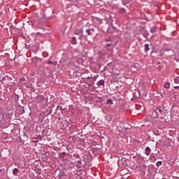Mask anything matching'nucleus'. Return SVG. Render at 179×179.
I'll return each instance as SVG.
<instances>
[{
  "instance_id": "obj_1",
  "label": "nucleus",
  "mask_w": 179,
  "mask_h": 179,
  "mask_svg": "<svg viewBox=\"0 0 179 179\" xmlns=\"http://www.w3.org/2000/svg\"><path fill=\"white\" fill-rule=\"evenodd\" d=\"M39 106L41 108H47L48 107V98H45L43 96H40Z\"/></svg>"
},
{
  "instance_id": "obj_2",
  "label": "nucleus",
  "mask_w": 179,
  "mask_h": 179,
  "mask_svg": "<svg viewBox=\"0 0 179 179\" xmlns=\"http://www.w3.org/2000/svg\"><path fill=\"white\" fill-rule=\"evenodd\" d=\"M45 117H47V115L45 114V112H42L39 115V118H38L39 122H43V121H44V120L45 119Z\"/></svg>"
},
{
  "instance_id": "obj_3",
  "label": "nucleus",
  "mask_w": 179,
  "mask_h": 179,
  "mask_svg": "<svg viewBox=\"0 0 179 179\" xmlns=\"http://www.w3.org/2000/svg\"><path fill=\"white\" fill-rule=\"evenodd\" d=\"M6 118L7 120H10L13 117V113H12V112L10 111H8L6 114H5ZM5 116H3V118H5Z\"/></svg>"
},
{
  "instance_id": "obj_4",
  "label": "nucleus",
  "mask_w": 179,
  "mask_h": 179,
  "mask_svg": "<svg viewBox=\"0 0 179 179\" xmlns=\"http://www.w3.org/2000/svg\"><path fill=\"white\" fill-rule=\"evenodd\" d=\"M141 30L143 31V32L141 33V34L143 35V36L145 38H147L148 36H149V32L148 31V30H146L145 29V27H143L141 29Z\"/></svg>"
},
{
  "instance_id": "obj_5",
  "label": "nucleus",
  "mask_w": 179,
  "mask_h": 179,
  "mask_svg": "<svg viewBox=\"0 0 179 179\" xmlns=\"http://www.w3.org/2000/svg\"><path fill=\"white\" fill-rule=\"evenodd\" d=\"M74 34H76L77 36H83V29H79L74 31Z\"/></svg>"
},
{
  "instance_id": "obj_6",
  "label": "nucleus",
  "mask_w": 179,
  "mask_h": 179,
  "mask_svg": "<svg viewBox=\"0 0 179 179\" xmlns=\"http://www.w3.org/2000/svg\"><path fill=\"white\" fill-rule=\"evenodd\" d=\"M150 152H152V150H150V147H146L145 148V155L146 156H149L150 155Z\"/></svg>"
},
{
  "instance_id": "obj_7",
  "label": "nucleus",
  "mask_w": 179,
  "mask_h": 179,
  "mask_svg": "<svg viewBox=\"0 0 179 179\" xmlns=\"http://www.w3.org/2000/svg\"><path fill=\"white\" fill-rule=\"evenodd\" d=\"M156 31H157V27L156 26H154L150 28V33H152V34L154 33H156Z\"/></svg>"
},
{
  "instance_id": "obj_8",
  "label": "nucleus",
  "mask_w": 179,
  "mask_h": 179,
  "mask_svg": "<svg viewBox=\"0 0 179 179\" xmlns=\"http://www.w3.org/2000/svg\"><path fill=\"white\" fill-rule=\"evenodd\" d=\"M49 65H52L53 66H57V62H52L51 60L48 61Z\"/></svg>"
},
{
  "instance_id": "obj_9",
  "label": "nucleus",
  "mask_w": 179,
  "mask_h": 179,
  "mask_svg": "<svg viewBox=\"0 0 179 179\" xmlns=\"http://www.w3.org/2000/svg\"><path fill=\"white\" fill-rule=\"evenodd\" d=\"M20 172V171H19V169L17 168H15L13 171V174L14 176H16V174H19Z\"/></svg>"
},
{
  "instance_id": "obj_10",
  "label": "nucleus",
  "mask_w": 179,
  "mask_h": 179,
  "mask_svg": "<svg viewBox=\"0 0 179 179\" xmlns=\"http://www.w3.org/2000/svg\"><path fill=\"white\" fill-rule=\"evenodd\" d=\"M96 85L98 86H104V80H100Z\"/></svg>"
},
{
  "instance_id": "obj_11",
  "label": "nucleus",
  "mask_w": 179,
  "mask_h": 179,
  "mask_svg": "<svg viewBox=\"0 0 179 179\" xmlns=\"http://www.w3.org/2000/svg\"><path fill=\"white\" fill-rule=\"evenodd\" d=\"M144 50L145 52H148V51H149V50H150V48H149V44L146 43L144 45Z\"/></svg>"
},
{
  "instance_id": "obj_12",
  "label": "nucleus",
  "mask_w": 179,
  "mask_h": 179,
  "mask_svg": "<svg viewBox=\"0 0 179 179\" xmlns=\"http://www.w3.org/2000/svg\"><path fill=\"white\" fill-rule=\"evenodd\" d=\"M71 44H73V45H76V44H77L76 37H73L72 38Z\"/></svg>"
},
{
  "instance_id": "obj_13",
  "label": "nucleus",
  "mask_w": 179,
  "mask_h": 179,
  "mask_svg": "<svg viewBox=\"0 0 179 179\" xmlns=\"http://www.w3.org/2000/svg\"><path fill=\"white\" fill-rule=\"evenodd\" d=\"M105 47H109L110 48H114V45H113V42H110V43L105 45Z\"/></svg>"
},
{
  "instance_id": "obj_14",
  "label": "nucleus",
  "mask_w": 179,
  "mask_h": 179,
  "mask_svg": "<svg viewBox=\"0 0 179 179\" xmlns=\"http://www.w3.org/2000/svg\"><path fill=\"white\" fill-rule=\"evenodd\" d=\"M164 87L165 89H170V83H166L164 85Z\"/></svg>"
},
{
  "instance_id": "obj_15",
  "label": "nucleus",
  "mask_w": 179,
  "mask_h": 179,
  "mask_svg": "<svg viewBox=\"0 0 179 179\" xmlns=\"http://www.w3.org/2000/svg\"><path fill=\"white\" fill-rule=\"evenodd\" d=\"M104 41H105V43H113L111 38H105Z\"/></svg>"
},
{
  "instance_id": "obj_16",
  "label": "nucleus",
  "mask_w": 179,
  "mask_h": 179,
  "mask_svg": "<svg viewBox=\"0 0 179 179\" xmlns=\"http://www.w3.org/2000/svg\"><path fill=\"white\" fill-rule=\"evenodd\" d=\"M85 31L87 36H92V31L90 30V29H87Z\"/></svg>"
},
{
  "instance_id": "obj_17",
  "label": "nucleus",
  "mask_w": 179,
  "mask_h": 179,
  "mask_svg": "<svg viewBox=\"0 0 179 179\" xmlns=\"http://www.w3.org/2000/svg\"><path fill=\"white\" fill-rule=\"evenodd\" d=\"M57 110H60V111H64V108L62 106L58 105L57 106Z\"/></svg>"
},
{
  "instance_id": "obj_18",
  "label": "nucleus",
  "mask_w": 179,
  "mask_h": 179,
  "mask_svg": "<svg viewBox=\"0 0 179 179\" xmlns=\"http://www.w3.org/2000/svg\"><path fill=\"white\" fill-rule=\"evenodd\" d=\"M127 11V10H125V8H120V10H119L120 13H125V12Z\"/></svg>"
},
{
  "instance_id": "obj_19",
  "label": "nucleus",
  "mask_w": 179,
  "mask_h": 179,
  "mask_svg": "<svg viewBox=\"0 0 179 179\" xmlns=\"http://www.w3.org/2000/svg\"><path fill=\"white\" fill-rule=\"evenodd\" d=\"M20 111L21 114H24V108L22 106H20Z\"/></svg>"
},
{
  "instance_id": "obj_20",
  "label": "nucleus",
  "mask_w": 179,
  "mask_h": 179,
  "mask_svg": "<svg viewBox=\"0 0 179 179\" xmlns=\"http://www.w3.org/2000/svg\"><path fill=\"white\" fill-rule=\"evenodd\" d=\"M89 79H92V82H94L96 81V79H97V77H93V78L87 77L88 80Z\"/></svg>"
},
{
  "instance_id": "obj_21",
  "label": "nucleus",
  "mask_w": 179,
  "mask_h": 179,
  "mask_svg": "<svg viewBox=\"0 0 179 179\" xmlns=\"http://www.w3.org/2000/svg\"><path fill=\"white\" fill-rule=\"evenodd\" d=\"M66 156V152H63L61 153L60 157L64 159V157H65Z\"/></svg>"
},
{
  "instance_id": "obj_22",
  "label": "nucleus",
  "mask_w": 179,
  "mask_h": 179,
  "mask_svg": "<svg viewBox=\"0 0 179 179\" xmlns=\"http://www.w3.org/2000/svg\"><path fill=\"white\" fill-rule=\"evenodd\" d=\"M34 139H39V141H43V136H41V135H38Z\"/></svg>"
},
{
  "instance_id": "obj_23",
  "label": "nucleus",
  "mask_w": 179,
  "mask_h": 179,
  "mask_svg": "<svg viewBox=\"0 0 179 179\" xmlns=\"http://www.w3.org/2000/svg\"><path fill=\"white\" fill-rule=\"evenodd\" d=\"M156 159V157L153 155H151L150 156V160H155Z\"/></svg>"
},
{
  "instance_id": "obj_24",
  "label": "nucleus",
  "mask_w": 179,
  "mask_h": 179,
  "mask_svg": "<svg viewBox=\"0 0 179 179\" xmlns=\"http://www.w3.org/2000/svg\"><path fill=\"white\" fill-rule=\"evenodd\" d=\"M174 83H176V84H178V83H179V77H176V78L174 79Z\"/></svg>"
},
{
  "instance_id": "obj_25",
  "label": "nucleus",
  "mask_w": 179,
  "mask_h": 179,
  "mask_svg": "<svg viewBox=\"0 0 179 179\" xmlns=\"http://www.w3.org/2000/svg\"><path fill=\"white\" fill-rule=\"evenodd\" d=\"M106 104H113L112 99H108L107 101H106Z\"/></svg>"
},
{
  "instance_id": "obj_26",
  "label": "nucleus",
  "mask_w": 179,
  "mask_h": 179,
  "mask_svg": "<svg viewBox=\"0 0 179 179\" xmlns=\"http://www.w3.org/2000/svg\"><path fill=\"white\" fill-rule=\"evenodd\" d=\"M162 161H159V162H157L156 163V166H157V167H159V166H162Z\"/></svg>"
},
{
  "instance_id": "obj_27",
  "label": "nucleus",
  "mask_w": 179,
  "mask_h": 179,
  "mask_svg": "<svg viewBox=\"0 0 179 179\" xmlns=\"http://www.w3.org/2000/svg\"><path fill=\"white\" fill-rule=\"evenodd\" d=\"M157 109L158 110L159 113H162L163 112V110H162V107H160V106H158L157 108Z\"/></svg>"
},
{
  "instance_id": "obj_28",
  "label": "nucleus",
  "mask_w": 179,
  "mask_h": 179,
  "mask_svg": "<svg viewBox=\"0 0 179 179\" xmlns=\"http://www.w3.org/2000/svg\"><path fill=\"white\" fill-rule=\"evenodd\" d=\"M153 114H155V115H156V116H155V118H157V117H159V115L157 114V110H155V111L153 112Z\"/></svg>"
},
{
  "instance_id": "obj_29",
  "label": "nucleus",
  "mask_w": 179,
  "mask_h": 179,
  "mask_svg": "<svg viewBox=\"0 0 179 179\" xmlns=\"http://www.w3.org/2000/svg\"><path fill=\"white\" fill-rule=\"evenodd\" d=\"M67 65H70V66H72V65H73V62H69V63H67Z\"/></svg>"
},
{
  "instance_id": "obj_30",
  "label": "nucleus",
  "mask_w": 179,
  "mask_h": 179,
  "mask_svg": "<svg viewBox=\"0 0 179 179\" xmlns=\"http://www.w3.org/2000/svg\"><path fill=\"white\" fill-rule=\"evenodd\" d=\"M26 87H27L28 89H30V87H31V84L27 85Z\"/></svg>"
},
{
  "instance_id": "obj_31",
  "label": "nucleus",
  "mask_w": 179,
  "mask_h": 179,
  "mask_svg": "<svg viewBox=\"0 0 179 179\" xmlns=\"http://www.w3.org/2000/svg\"><path fill=\"white\" fill-rule=\"evenodd\" d=\"M48 109L50 110V113H48L46 115L48 116L50 115V114H51V108H48Z\"/></svg>"
},
{
  "instance_id": "obj_32",
  "label": "nucleus",
  "mask_w": 179,
  "mask_h": 179,
  "mask_svg": "<svg viewBox=\"0 0 179 179\" xmlns=\"http://www.w3.org/2000/svg\"><path fill=\"white\" fill-rule=\"evenodd\" d=\"M3 80H6V78H2L1 80H0V82L3 83Z\"/></svg>"
},
{
  "instance_id": "obj_33",
  "label": "nucleus",
  "mask_w": 179,
  "mask_h": 179,
  "mask_svg": "<svg viewBox=\"0 0 179 179\" xmlns=\"http://www.w3.org/2000/svg\"><path fill=\"white\" fill-rule=\"evenodd\" d=\"M125 3H128V1H125V0L122 1L123 5H125Z\"/></svg>"
},
{
  "instance_id": "obj_34",
  "label": "nucleus",
  "mask_w": 179,
  "mask_h": 179,
  "mask_svg": "<svg viewBox=\"0 0 179 179\" xmlns=\"http://www.w3.org/2000/svg\"><path fill=\"white\" fill-rule=\"evenodd\" d=\"M142 169H146V165L145 164H143Z\"/></svg>"
},
{
  "instance_id": "obj_35",
  "label": "nucleus",
  "mask_w": 179,
  "mask_h": 179,
  "mask_svg": "<svg viewBox=\"0 0 179 179\" xmlns=\"http://www.w3.org/2000/svg\"><path fill=\"white\" fill-rule=\"evenodd\" d=\"M90 30H91V32H92V31H93V32L94 31V29H93V28L90 29Z\"/></svg>"
},
{
  "instance_id": "obj_36",
  "label": "nucleus",
  "mask_w": 179,
  "mask_h": 179,
  "mask_svg": "<svg viewBox=\"0 0 179 179\" xmlns=\"http://www.w3.org/2000/svg\"><path fill=\"white\" fill-rule=\"evenodd\" d=\"M155 52H156V51L152 50L150 54L152 55V54H153V53H155Z\"/></svg>"
},
{
  "instance_id": "obj_37",
  "label": "nucleus",
  "mask_w": 179,
  "mask_h": 179,
  "mask_svg": "<svg viewBox=\"0 0 179 179\" xmlns=\"http://www.w3.org/2000/svg\"><path fill=\"white\" fill-rule=\"evenodd\" d=\"M179 86L174 87V89H178Z\"/></svg>"
},
{
  "instance_id": "obj_38",
  "label": "nucleus",
  "mask_w": 179,
  "mask_h": 179,
  "mask_svg": "<svg viewBox=\"0 0 179 179\" xmlns=\"http://www.w3.org/2000/svg\"><path fill=\"white\" fill-rule=\"evenodd\" d=\"M87 86H88L89 87H91L92 85H91L90 84H88Z\"/></svg>"
},
{
  "instance_id": "obj_39",
  "label": "nucleus",
  "mask_w": 179,
  "mask_h": 179,
  "mask_svg": "<svg viewBox=\"0 0 179 179\" xmlns=\"http://www.w3.org/2000/svg\"><path fill=\"white\" fill-rule=\"evenodd\" d=\"M131 101H134V98H131Z\"/></svg>"
},
{
  "instance_id": "obj_40",
  "label": "nucleus",
  "mask_w": 179,
  "mask_h": 179,
  "mask_svg": "<svg viewBox=\"0 0 179 179\" xmlns=\"http://www.w3.org/2000/svg\"><path fill=\"white\" fill-rule=\"evenodd\" d=\"M0 173H2V169H0Z\"/></svg>"
},
{
  "instance_id": "obj_41",
  "label": "nucleus",
  "mask_w": 179,
  "mask_h": 179,
  "mask_svg": "<svg viewBox=\"0 0 179 179\" xmlns=\"http://www.w3.org/2000/svg\"><path fill=\"white\" fill-rule=\"evenodd\" d=\"M24 80V78H22V79H20V80Z\"/></svg>"
},
{
  "instance_id": "obj_42",
  "label": "nucleus",
  "mask_w": 179,
  "mask_h": 179,
  "mask_svg": "<svg viewBox=\"0 0 179 179\" xmlns=\"http://www.w3.org/2000/svg\"><path fill=\"white\" fill-rule=\"evenodd\" d=\"M109 121H111V117L109 118Z\"/></svg>"
},
{
  "instance_id": "obj_43",
  "label": "nucleus",
  "mask_w": 179,
  "mask_h": 179,
  "mask_svg": "<svg viewBox=\"0 0 179 179\" xmlns=\"http://www.w3.org/2000/svg\"><path fill=\"white\" fill-rule=\"evenodd\" d=\"M44 132V129L42 130V134Z\"/></svg>"
},
{
  "instance_id": "obj_44",
  "label": "nucleus",
  "mask_w": 179,
  "mask_h": 179,
  "mask_svg": "<svg viewBox=\"0 0 179 179\" xmlns=\"http://www.w3.org/2000/svg\"><path fill=\"white\" fill-rule=\"evenodd\" d=\"M37 34H40V32H37Z\"/></svg>"
},
{
  "instance_id": "obj_45",
  "label": "nucleus",
  "mask_w": 179,
  "mask_h": 179,
  "mask_svg": "<svg viewBox=\"0 0 179 179\" xmlns=\"http://www.w3.org/2000/svg\"><path fill=\"white\" fill-rule=\"evenodd\" d=\"M35 142H38V141L36 140Z\"/></svg>"
},
{
  "instance_id": "obj_46",
  "label": "nucleus",
  "mask_w": 179,
  "mask_h": 179,
  "mask_svg": "<svg viewBox=\"0 0 179 179\" xmlns=\"http://www.w3.org/2000/svg\"><path fill=\"white\" fill-rule=\"evenodd\" d=\"M100 1V2H101V1H103V0H99Z\"/></svg>"
},
{
  "instance_id": "obj_47",
  "label": "nucleus",
  "mask_w": 179,
  "mask_h": 179,
  "mask_svg": "<svg viewBox=\"0 0 179 179\" xmlns=\"http://www.w3.org/2000/svg\"><path fill=\"white\" fill-rule=\"evenodd\" d=\"M0 16H1V12H0Z\"/></svg>"
}]
</instances>
